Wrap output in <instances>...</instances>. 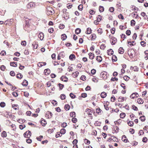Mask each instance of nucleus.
<instances>
[{
    "mask_svg": "<svg viewBox=\"0 0 148 148\" xmlns=\"http://www.w3.org/2000/svg\"><path fill=\"white\" fill-rule=\"evenodd\" d=\"M46 11H47V14L49 15L52 14L54 13V12H53V8L50 6H48L46 8Z\"/></svg>",
    "mask_w": 148,
    "mask_h": 148,
    "instance_id": "nucleus-1",
    "label": "nucleus"
},
{
    "mask_svg": "<svg viewBox=\"0 0 148 148\" xmlns=\"http://www.w3.org/2000/svg\"><path fill=\"white\" fill-rule=\"evenodd\" d=\"M36 6V4L35 3L30 2L27 4V7L28 8H30L32 7H35Z\"/></svg>",
    "mask_w": 148,
    "mask_h": 148,
    "instance_id": "nucleus-2",
    "label": "nucleus"
},
{
    "mask_svg": "<svg viewBox=\"0 0 148 148\" xmlns=\"http://www.w3.org/2000/svg\"><path fill=\"white\" fill-rule=\"evenodd\" d=\"M23 135L25 137L29 138L31 135V133L30 131L28 130V131H27Z\"/></svg>",
    "mask_w": 148,
    "mask_h": 148,
    "instance_id": "nucleus-3",
    "label": "nucleus"
},
{
    "mask_svg": "<svg viewBox=\"0 0 148 148\" xmlns=\"http://www.w3.org/2000/svg\"><path fill=\"white\" fill-rule=\"evenodd\" d=\"M138 96V94L137 92H135L132 94L130 96L131 98L134 99L135 97H137Z\"/></svg>",
    "mask_w": 148,
    "mask_h": 148,
    "instance_id": "nucleus-4",
    "label": "nucleus"
},
{
    "mask_svg": "<svg viewBox=\"0 0 148 148\" xmlns=\"http://www.w3.org/2000/svg\"><path fill=\"white\" fill-rule=\"evenodd\" d=\"M68 78L66 76H62L60 78V80L64 82H67L68 81Z\"/></svg>",
    "mask_w": 148,
    "mask_h": 148,
    "instance_id": "nucleus-5",
    "label": "nucleus"
},
{
    "mask_svg": "<svg viewBox=\"0 0 148 148\" xmlns=\"http://www.w3.org/2000/svg\"><path fill=\"white\" fill-rule=\"evenodd\" d=\"M52 114L50 112L48 111L46 114V116H47L48 118H51L52 117Z\"/></svg>",
    "mask_w": 148,
    "mask_h": 148,
    "instance_id": "nucleus-6",
    "label": "nucleus"
},
{
    "mask_svg": "<svg viewBox=\"0 0 148 148\" xmlns=\"http://www.w3.org/2000/svg\"><path fill=\"white\" fill-rule=\"evenodd\" d=\"M107 73L106 72H102L101 73V74L103 77V78L104 79H106L107 78Z\"/></svg>",
    "mask_w": 148,
    "mask_h": 148,
    "instance_id": "nucleus-7",
    "label": "nucleus"
},
{
    "mask_svg": "<svg viewBox=\"0 0 148 148\" xmlns=\"http://www.w3.org/2000/svg\"><path fill=\"white\" fill-rule=\"evenodd\" d=\"M69 58L70 60H75V56L74 54H71L69 56Z\"/></svg>",
    "mask_w": 148,
    "mask_h": 148,
    "instance_id": "nucleus-8",
    "label": "nucleus"
},
{
    "mask_svg": "<svg viewBox=\"0 0 148 148\" xmlns=\"http://www.w3.org/2000/svg\"><path fill=\"white\" fill-rule=\"evenodd\" d=\"M40 123L42 126H45L47 124V122L45 120H44L43 118L41 119V121Z\"/></svg>",
    "mask_w": 148,
    "mask_h": 148,
    "instance_id": "nucleus-9",
    "label": "nucleus"
},
{
    "mask_svg": "<svg viewBox=\"0 0 148 148\" xmlns=\"http://www.w3.org/2000/svg\"><path fill=\"white\" fill-rule=\"evenodd\" d=\"M38 37L41 40H42L44 37V35L43 33L42 32L40 33L38 35Z\"/></svg>",
    "mask_w": 148,
    "mask_h": 148,
    "instance_id": "nucleus-10",
    "label": "nucleus"
},
{
    "mask_svg": "<svg viewBox=\"0 0 148 148\" xmlns=\"http://www.w3.org/2000/svg\"><path fill=\"white\" fill-rule=\"evenodd\" d=\"M107 51L108 54L109 55H111L113 53V51L112 49H110L108 50Z\"/></svg>",
    "mask_w": 148,
    "mask_h": 148,
    "instance_id": "nucleus-11",
    "label": "nucleus"
},
{
    "mask_svg": "<svg viewBox=\"0 0 148 148\" xmlns=\"http://www.w3.org/2000/svg\"><path fill=\"white\" fill-rule=\"evenodd\" d=\"M100 95L101 98H103L106 96L107 94L106 92H103L101 93Z\"/></svg>",
    "mask_w": 148,
    "mask_h": 148,
    "instance_id": "nucleus-12",
    "label": "nucleus"
},
{
    "mask_svg": "<svg viewBox=\"0 0 148 148\" xmlns=\"http://www.w3.org/2000/svg\"><path fill=\"white\" fill-rule=\"evenodd\" d=\"M90 37H91V40H94L96 38V36L95 34H93L91 35Z\"/></svg>",
    "mask_w": 148,
    "mask_h": 148,
    "instance_id": "nucleus-13",
    "label": "nucleus"
},
{
    "mask_svg": "<svg viewBox=\"0 0 148 148\" xmlns=\"http://www.w3.org/2000/svg\"><path fill=\"white\" fill-rule=\"evenodd\" d=\"M46 64V63L45 62H42L39 63L38 64V66L39 67H42L43 66L45 65Z\"/></svg>",
    "mask_w": 148,
    "mask_h": 148,
    "instance_id": "nucleus-14",
    "label": "nucleus"
},
{
    "mask_svg": "<svg viewBox=\"0 0 148 148\" xmlns=\"http://www.w3.org/2000/svg\"><path fill=\"white\" fill-rule=\"evenodd\" d=\"M119 53L122 54L124 52V50L122 47H120L118 50Z\"/></svg>",
    "mask_w": 148,
    "mask_h": 148,
    "instance_id": "nucleus-15",
    "label": "nucleus"
},
{
    "mask_svg": "<svg viewBox=\"0 0 148 148\" xmlns=\"http://www.w3.org/2000/svg\"><path fill=\"white\" fill-rule=\"evenodd\" d=\"M63 15L65 19L67 20L69 18V14L68 12H66L65 14H64Z\"/></svg>",
    "mask_w": 148,
    "mask_h": 148,
    "instance_id": "nucleus-16",
    "label": "nucleus"
},
{
    "mask_svg": "<svg viewBox=\"0 0 148 148\" xmlns=\"http://www.w3.org/2000/svg\"><path fill=\"white\" fill-rule=\"evenodd\" d=\"M137 102L139 104H142L143 102V100L141 98H138L137 100Z\"/></svg>",
    "mask_w": 148,
    "mask_h": 148,
    "instance_id": "nucleus-17",
    "label": "nucleus"
},
{
    "mask_svg": "<svg viewBox=\"0 0 148 148\" xmlns=\"http://www.w3.org/2000/svg\"><path fill=\"white\" fill-rule=\"evenodd\" d=\"M10 64L11 66L13 67H16L17 65V62H11Z\"/></svg>",
    "mask_w": 148,
    "mask_h": 148,
    "instance_id": "nucleus-18",
    "label": "nucleus"
},
{
    "mask_svg": "<svg viewBox=\"0 0 148 148\" xmlns=\"http://www.w3.org/2000/svg\"><path fill=\"white\" fill-rule=\"evenodd\" d=\"M92 33V30L90 28H88L87 29V31L86 32V33L87 34H89Z\"/></svg>",
    "mask_w": 148,
    "mask_h": 148,
    "instance_id": "nucleus-19",
    "label": "nucleus"
},
{
    "mask_svg": "<svg viewBox=\"0 0 148 148\" xmlns=\"http://www.w3.org/2000/svg\"><path fill=\"white\" fill-rule=\"evenodd\" d=\"M97 60L99 62H101L102 61V59L101 56H97L96 58Z\"/></svg>",
    "mask_w": 148,
    "mask_h": 148,
    "instance_id": "nucleus-20",
    "label": "nucleus"
},
{
    "mask_svg": "<svg viewBox=\"0 0 148 148\" xmlns=\"http://www.w3.org/2000/svg\"><path fill=\"white\" fill-rule=\"evenodd\" d=\"M44 72L46 73V75H48L50 73V71L49 69H47L45 70Z\"/></svg>",
    "mask_w": 148,
    "mask_h": 148,
    "instance_id": "nucleus-21",
    "label": "nucleus"
},
{
    "mask_svg": "<svg viewBox=\"0 0 148 148\" xmlns=\"http://www.w3.org/2000/svg\"><path fill=\"white\" fill-rule=\"evenodd\" d=\"M89 57L90 59H92L94 58V54L92 53H90L89 54Z\"/></svg>",
    "mask_w": 148,
    "mask_h": 148,
    "instance_id": "nucleus-22",
    "label": "nucleus"
},
{
    "mask_svg": "<svg viewBox=\"0 0 148 148\" xmlns=\"http://www.w3.org/2000/svg\"><path fill=\"white\" fill-rule=\"evenodd\" d=\"M112 60L113 62V61L116 62L117 60V58L116 56L115 55H113L112 56Z\"/></svg>",
    "mask_w": 148,
    "mask_h": 148,
    "instance_id": "nucleus-23",
    "label": "nucleus"
},
{
    "mask_svg": "<svg viewBox=\"0 0 148 148\" xmlns=\"http://www.w3.org/2000/svg\"><path fill=\"white\" fill-rule=\"evenodd\" d=\"M1 136L3 137H5L7 136L6 132L5 131H3L1 133Z\"/></svg>",
    "mask_w": 148,
    "mask_h": 148,
    "instance_id": "nucleus-24",
    "label": "nucleus"
},
{
    "mask_svg": "<svg viewBox=\"0 0 148 148\" xmlns=\"http://www.w3.org/2000/svg\"><path fill=\"white\" fill-rule=\"evenodd\" d=\"M117 41V39L116 38L114 37L113 39H112V41L111 42V44L112 45H114L115 44V42Z\"/></svg>",
    "mask_w": 148,
    "mask_h": 148,
    "instance_id": "nucleus-25",
    "label": "nucleus"
},
{
    "mask_svg": "<svg viewBox=\"0 0 148 148\" xmlns=\"http://www.w3.org/2000/svg\"><path fill=\"white\" fill-rule=\"evenodd\" d=\"M127 123L128 125L131 127L133 126L134 124V123L133 121H129V122H127Z\"/></svg>",
    "mask_w": 148,
    "mask_h": 148,
    "instance_id": "nucleus-26",
    "label": "nucleus"
},
{
    "mask_svg": "<svg viewBox=\"0 0 148 148\" xmlns=\"http://www.w3.org/2000/svg\"><path fill=\"white\" fill-rule=\"evenodd\" d=\"M81 32V29L79 28H77L75 30V34H78L80 33Z\"/></svg>",
    "mask_w": 148,
    "mask_h": 148,
    "instance_id": "nucleus-27",
    "label": "nucleus"
},
{
    "mask_svg": "<svg viewBox=\"0 0 148 148\" xmlns=\"http://www.w3.org/2000/svg\"><path fill=\"white\" fill-rule=\"evenodd\" d=\"M67 38V36L65 34H62L61 35L62 39L64 40H65Z\"/></svg>",
    "mask_w": 148,
    "mask_h": 148,
    "instance_id": "nucleus-28",
    "label": "nucleus"
},
{
    "mask_svg": "<svg viewBox=\"0 0 148 148\" xmlns=\"http://www.w3.org/2000/svg\"><path fill=\"white\" fill-rule=\"evenodd\" d=\"M32 45L33 46V48L34 49H36L38 47V44L36 42H34L32 44Z\"/></svg>",
    "mask_w": 148,
    "mask_h": 148,
    "instance_id": "nucleus-29",
    "label": "nucleus"
},
{
    "mask_svg": "<svg viewBox=\"0 0 148 148\" xmlns=\"http://www.w3.org/2000/svg\"><path fill=\"white\" fill-rule=\"evenodd\" d=\"M22 84L23 86H27L28 85V82L27 80H25L22 83Z\"/></svg>",
    "mask_w": 148,
    "mask_h": 148,
    "instance_id": "nucleus-30",
    "label": "nucleus"
},
{
    "mask_svg": "<svg viewBox=\"0 0 148 148\" xmlns=\"http://www.w3.org/2000/svg\"><path fill=\"white\" fill-rule=\"evenodd\" d=\"M99 10L100 12H102L104 10V7L101 6H100L99 7Z\"/></svg>",
    "mask_w": 148,
    "mask_h": 148,
    "instance_id": "nucleus-31",
    "label": "nucleus"
},
{
    "mask_svg": "<svg viewBox=\"0 0 148 148\" xmlns=\"http://www.w3.org/2000/svg\"><path fill=\"white\" fill-rule=\"evenodd\" d=\"M16 77L17 78L21 79L22 78L23 75L21 73H18L16 75Z\"/></svg>",
    "mask_w": 148,
    "mask_h": 148,
    "instance_id": "nucleus-32",
    "label": "nucleus"
},
{
    "mask_svg": "<svg viewBox=\"0 0 148 148\" xmlns=\"http://www.w3.org/2000/svg\"><path fill=\"white\" fill-rule=\"evenodd\" d=\"M96 112L99 114H101V112L102 110L100 109L99 108H98L96 109Z\"/></svg>",
    "mask_w": 148,
    "mask_h": 148,
    "instance_id": "nucleus-33",
    "label": "nucleus"
},
{
    "mask_svg": "<svg viewBox=\"0 0 148 148\" xmlns=\"http://www.w3.org/2000/svg\"><path fill=\"white\" fill-rule=\"evenodd\" d=\"M139 119L142 121H144L145 120V117L144 116H142L140 117Z\"/></svg>",
    "mask_w": 148,
    "mask_h": 148,
    "instance_id": "nucleus-34",
    "label": "nucleus"
},
{
    "mask_svg": "<svg viewBox=\"0 0 148 148\" xmlns=\"http://www.w3.org/2000/svg\"><path fill=\"white\" fill-rule=\"evenodd\" d=\"M64 109L66 110H69L70 109V106L68 105H66L64 106Z\"/></svg>",
    "mask_w": 148,
    "mask_h": 148,
    "instance_id": "nucleus-35",
    "label": "nucleus"
},
{
    "mask_svg": "<svg viewBox=\"0 0 148 148\" xmlns=\"http://www.w3.org/2000/svg\"><path fill=\"white\" fill-rule=\"evenodd\" d=\"M131 69L132 68V69L134 71H138V68L136 66H135L134 67H132V66L131 67Z\"/></svg>",
    "mask_w": 148,
    "mask_h": 148,
    "instance_id": "nucleus-36",
    "label": "nucleus"
},
{
    "mask_svg": "<svg viewBox=\"0 0 148 148\" xmlns=\"http://www.w3.org/2000/svg\"><path fill=\"white\" fill-rule=\"evenodd\" d=\"M66 96L64 94L61 95L60 96V98L62 100H64L66 98Z\"/></svg>",
    "mask_w": 148,
    "mask_h": 148,
    "instance_id": "nucleus-37",
    "label": "nucleus"
},
{
    "mask_svg": "<svg viewBox=\"0 0 148 148\" xmlns=\"http://www.w3.org/2000/svg\"><path fill=\"white\" fill-rule=\"evenodd\" d=\"M65 132L66 130L64 128H62L61 130L60 133L62 134H64L65 133Z\"/></svg>",
    "mask_w": 148,
    "mask_h": 148,
    "instance_id": "nucleus-38",
    "label": "nucleus"
},
{
    "mask_svg": "<svg viewBox=\"0 0 148 148\" xmlns=\"http://www.w3.org/2000/svg\"><path fill=\"white\" fill-rule=\"evenodd\" d=\"M75 113L74 112H72L70 113V116L72 117H74L75 116Z\"/></svg>",
    "mask_w": 148,
    "mask_h": 148,
    "instance_id": "nucleus-39",
    "label": "nucleus"
},
{
    "mask_svg": "<svg viewBox=\"0 0 148 148\" xmlns=\"http://www.w3.org/2000/svg\"><path fill=\"white\" fill-rule=\"evenodd\" d=\"M97 20L99 22L102 19L101 16L100 15H98V16L97 17Z\"/></svg>",
    "mask_w": 148,
    "mask_h": 148,
    "instance_id": "nucleus-40",
    "label": "nucleus"
},
{
    "mask_svg": "<svg viewBox=\"0 0 148 148\" xmlns=\"http://www.w3.org/2000/svg\"><path fill=\"white\" fill-rule=\"evenodd\" d=\"M70 96L72 99H74L76 97V96L73 93H70L69 94Z\"/></svg>",
    "mask_w": 148,
    "mask_h": 148,
    "instance_id": "nucleus-41",
    "label": "nucleus"
},
{
    "mask_svg": "<svg viewBox=\"0 0 148 148\" xmlns=\"http://www.w3.org/2000/svg\"><path fill=\"white\" fill-rule=\"evenodd\" d=\"M58 85L60 90H62L64 87V85L63 84H61L60 83H59Z\"/></svg>",
    "mask_w": 148,
    "mask_h": 148,
    "instance_id": "nucleus-42",
    "label": "nucleus"
},
{
    "mask_svg": "<svg viewBox=\"0 0 148 148\" xmlns=\"http://www.w3.org/2000/svg\"><path fill=\"white\" fill-rule=\"evenodd\" d=\"M84 143L87 145H89L90 143V141L86 139H84Z\"/></svg>",
    "mask_w": 148,
    "mask_h": 148,
    "instance_id": "nucleus-43",
    "label": "nucleus"
},
{
    "mask_svg": "<svg viewBox=\"0 0 148 148\" xmlns=\"http://www.w3.org/2000/svg\"><path fill=\"white\" fill-rule=\"evenodd\" d=\"M120 116L121 118L123 119L125 117V114L124 113H121L120 114Z\"/></svg>",
    "mask_w": 148,
    "mask_h": 148,
    "instance_id": "nucleus-44",
    "label": "nucleus"
},
{
    "mask_svg": "<svg viewBox=\"0 0 148 148\" xmlns=\"http://www.w3.org/2000/svg\"><path fill=\"white\" fill-rule=\"evenodd\" d=\"M146 42L144 41H142L140 42V44L141 46L143 47L145 46Z\"/></svg>",
    "mask_w": 148,
    "mask_h": 148,
    "instance_id": "nucleus-45",
    "label": "nucleus"
},
{
    "mask_svg": "<svg viewBox=\"0 0 148 148\" xmlns=\"http://www.w3.org/2000/svg\"><path fill=\"white\" fill-rule=\"evenodd\" d=\"M5 106V103L4 102H1L0 103V106L1 107L3 108Z\"/></svg>",
    "mask_w": 148,
    "mask_h": 148,
    "instance_id": "nucleus-46",
    "label": "nucleus"
},
{
    "mask_svg": "<svg viewBox=\"0 0 148 148\" xmlns=\"http://www.w3.org/2000/svg\"><path fill=\"white\" fill-rule=\"evenodd\" d=\"M79 74V72H78L76 71L74 73L73 75V76H75V77H77L78 76V74Z\"/></svg>",
    "mask_w": 148,
    "mask_h": 148,
    "instance_id": "nucleus-47",
    "label": "nucleus"
},
{
    "mask_svg": "<svg viewBox=\"0 0 148 148\" xmlns=\"http://www.w3.org/2000/svg\"><path fill=\"white\" fill-rule=\"evenodd\" d=\"M86 77L85 75H82L81 76L80 79L83 81H85L86 79Z\"/></svg>",
    "mask_w": 148,
    "mask_h": 148,
    "instance_id": "nucleus-48",
    "label": "nucleus"
},
{
    "mask_svg": "<svg viewBox=\"0 0 148 148\" xmlns=\"http://www.w3.org/2000/svg\"><path fill=\"white\" fill-rule=\"evenodd\" d=\"M78 9L80 11H81L82 10V9L83 8V5L82 4H80L79 5L78 7Z\"/></svg>",
    "mask_w": 148,
    "mask_h": 148,
    "instance_id": "nucleus-49",
    "label": "nucleus"
},
{
    "mask_svg": "<svg viewBox=\"0 0 148 148\" xmlns=\"http://www.w3.org/2000/svg\"><path fill=\"white\" fill-rule=\"evenodd\" d=\"M106 47V46L104 44H102L100 46V48L101 49L104 50Z\"/></svg>",
    "mask_w": 148,
    "mask_h": 148,
    "instance_id": "nucleus-50",
    "label": "nucleus"
},
{
    "mask_svg": "<svg viewBox=\"0 0 148 148\" xmlns=\"http://www.w3.org/2000/svg\"><path fill=\"white\" fill-rule=\"evenodd\" d=\"M71 121L73 123H75L76 122H77V120L76 118L73 117L72 118Z\"/></svg>",
    "mask_w": 148,
    "mask_h": 148,
    "instance_id": "nucleus-51",
    "label": "nucleus"
},
{
    "mask_svg": "<svg viewBox=\"0 0 148 148\" xmlns=\"http://www.w3.org/2000/svg\"><path fill=\"white\" fill-rule=\"evenodd\" d=\"M142 141L144 143H147V139L146 137H144L142 139Z\"/></svg>",
    "mask_w": 148,
    "mask_h": 148,
    "instance_id": "nucleus-52",
    "label": "nucleus"
},
{
    "mask_svg": "<svg viewBox=\"0 0 148 148\" xmlns=\"http://www.w3.org/2000/svg\"><path fill=\"white\" fill-rule=\"evenodd\" d=\"M0 69L2 71H4L5 69V67L3 65H2L0 67Z\"/></svg>",
    "mask_w": 148,
    "mask_h": 148,
    "instance_id": "nucleus-53",
    "label": "nucleus"
},
{
    "mask_svg": "<svg viewBox=\"0 0 148 148\" xmlns=\"http://www.w3.org/2000/svg\"><path fill=\"white\" fill-rule=\"evenodd\" d=\"M126 34L127 35L130 36L131 34L130 30H127L126 32Z\"/></svg>",
    "mask_w": 148,
    "mask_h": 148,
    "instance_id": "nucleus-54",
    "label": "nucleus"
},
{
    "mask_svg": "<svg viewBox=\"0 0 148 148\" xmlns=\"http://www.w3.org/2000/svg\"><path fill=\"white\" fill-rule=\"evenodd\" d=\"M135 22L134 20H132L131 21V25L132 26L135 25Z\"/></svg>",
    "mask_w": 148,
    "mask_h": 148,
    "instance_id": "nucleus-55",
    "label": "nucleus"
},
{
    "mask_svg": "<svg viewBox=\"0 0 148 148\" xmlns=\"http://www.w3.org/2000/svg\"><path fill=\"white\" fill-rule=\"evenodd\" d=\"M43 138V136H40L38 137H37L36 139L38 140L41 141V140Z\"/></svg>",
    "mask_w": 148,
    "mask_h": 148,
    "instance_id": "nucleus-56",
    "label": "nucleus"
},
{
    "mask_svg": "<svg viewBox=\"0 0 148 148\" xmlns=\"http://www.w3.org/2000/svg\"><path fill=\"white\" fill-rule=\"evenodd\" d=\"M62 135V134H61V133H60V132H57V134H56V138H58L59 136H61Z\"/></svg>",
    "mask_w": 148,
    "mask_h": 148,
    "instance_id": "nucleus-57",
    "label": "nucleus"
},
{
    "mask_svg": "<svg viewBox=\"0 0 148 148\" xmlns=\"http://www.w3.org/2000/svg\"><path fill=\"white\" fill-rule=\"evenodd\" d=\"M96 70L94 69H92L91 71V73L92 74L94 75L96 73Z\"/></svg>",
    "mask_w": 148,
    "mask_h": 148,
    "instance_id": "nucleus-58",
    "label": "nucleus"
},
{
    "mask_svg": "<svg viewBox=\"0 0 148 148\" xmlns=\"http://www.w3.org/2000/svg\"><path fill=\"white\" fill-rule=\"evenodd\" d=\"M132 109L134 110L137 111L138 110V108L134 105H133L132 106Z\"/></svg>",
    "mask_w": 148,
    "mask_h": 148,
    "instance_id": "nucleus-59",
    "label": "nucleus"
},
{
    "mask_svg": "<svg viewBox=\"0 0 148 148\" xmlns=\"http://www.w3.org/2000/svg\"><path fill=\"white\" fill-rule=\"evenodd\" d=\"M10 75L12 76H14L15 75V73L13 71H11L10 72Z\"/></svg>",
    "mask_w": 148,
    "mask_h": 148,
    "instance_id": "nucleus-60",
    "label": "nucleus"
},
{
    "mask_svg": "<svg viewBox=\"0 0 148 148\" xmlns=\"http://www.w3.org/2000/svg\"><path fill=\"white\" fill-rule=\"evenodd\" d=\"M12 95L14 97H17L18 96V94L17 92H13L12 93Z\"/></svg>",
    "mask_w": 148,
    "mask_h": 148,
    "instance_id": "nucleus-61",
    "label": "nucleus"
},
{
    "mask_svg": "<svg viewBox=\"0 0 148 148\" xmlns=\"http://www.w3.org/2000/svg\"><path fill=\"white\" fill-rule=\"evenodd\" d=\"M21 44L23 46H25L26 44V42L25 41H22L21 42Z\"/></svg>",
    "mask_w": 148,
    "mask_h": 148,
    "instance_id": "nucleus-62",
    "label": "nucleus"
},
{
    "mask_svg": "<svg viewBox=\"0 0 148 148\" xmlns=\"http://www.w3.org/2000/svg\"><path fill=\"white\" fill-rule=\"evenodd\" d=\"M109 10L110 12H112L114 10V8L113 7H111L109 8Z\"/></svg>",
    "mask_w": 148,
    "mask_h": 148,
    "instance_id": "nucleus-63",
    "label": "nucleus"
},
{
    "mask_svg": "<svg viewBox=\"0 0 148 148\" xmlns=\"http://www.w3.org/2000/svg\"><path fill=\"white\" fill-rule=\"evenodd\" d=\"M87 94L85 93H82L81 95V96L82 97L85 98L87 97Z\"/></svg>",
    "mask_w": 148,
    "mask_h": 148,
    "instance_id": "nucleus-64",
    "label": "nucleus"
}]
</instances>
